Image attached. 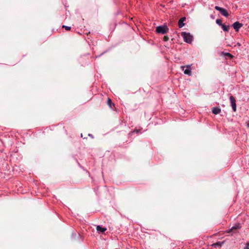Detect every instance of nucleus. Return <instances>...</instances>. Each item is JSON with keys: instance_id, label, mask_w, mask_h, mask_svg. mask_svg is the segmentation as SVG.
<instances>
[{"instance_id": "1", "label": "nucleus", "mask_w": 249, "mask_h": 249, "mask_svg": "<svg viewBox=\"0 0 249 249\" xmlns=\"http://www.w3.org/2000/svg\"><path fill=\"white\" fill-rule=\"evenodd\" d=\"M185 42L188 43H191L193 40V36L189 34L186 32H183L181 34Z\"/></svg>"}, {"instance_id": "2", "label": "nucleus", "mask_w": 249, "mask_h": 249, "mask_svg": "<svg viewBox=\"0 0 249 249\" xmlns=\"http://www.w3.org/2000/svg\"><path fill=\"white\" fill-rule=\"evenodd\" d=\"M168 29L166 26H159L156 28V32L159 34H164L167 32Z\"/></svg>"}, {"instance_id": "3", "label": "nucleus", "mask_w": 249, "mask_h": 249, "mask_svg": "<svg viewBox=\"0 0 249 249\" xmlns=\"http://www.w3.org/2000/svg\"><path fill=\"white\" fill-rule=\"evenodd\" d=\"M214 8L215 10L219 11L223 16L226 17H228L229 16V13L225 9L220 7L218 6H215Z\"/></svg>"}, {"instance_id": "4", "label": "nucleus", "mask_w": 249, "mask_h": 249, "mask_svg": "<svg viewBox=\"0 0 249 249\" xmlns=\"http://www.w3.org/2000/svg\"><path fill=\"white\" fill-rule=\"evenodd\" d=\"M181 69L182 70L184 71V73L188 75H191V68L190 65H187L186 66H181Z\"/></svg>"}, {"instance_id": "5", "label": "nucleus", "mask_w": 249, "mask_h": 249, "mask_svg": "<svg viewBox=\"0 0 249 249\" xmlns=\"http://www.w3.org/2000/svg\"><path fill=\"white\" fill-rule=\"evenodd\" d=\"M230 100L231 103L232 109L234 112H235L236 111V104L234 97L232 95H231L230 97Z\"/></svg>"}, {"instance_id": "6", "label": "nucleus", "mask_w": 249, "mask_h": 249, "mask_svg": "<svg viewBox=\"0 0 249 249\" xmlns=\"http://www.w3.org/2000/svg\"><path fill=\"white\" fill-rule=\"evenodd\" d=\"M241 228V224H235V225L233 226L231 228V229L229 230L228 232H231L232 233H234L237 232V230Z\"/></svg>"}, {"instance_id": "7", "label": "nucleus", "mask_w": 249, "mask_h": 249, "mask_svg": "<svg viewBox=\"0 0 249 249\" xmlns=\"http://www.w3.org/2000/svg\"><path fill=\"white\" fill-rule=\"evenodd\" d=\"M232 26L235 31L238 32L239 29L243 26V24L237 21L233 24Z\"/></svg>"}, {"instance_id": "8", "label": "nucleus", "mask_w": 249, "mask_h": 249, "mask_svg": "<svg viewBox=\"0 0 249 249\" xmlns=\"http://www.w3.org/2000/svg\"><path fill=\"white\" fill-rule=\"evenodd\" d=\"M185 18L183 17L181 18L178 22V26L179 28H182L184 25V23H183L184 21L185 20Z\"/></svg>"}, {"instance_id": "9", "label": "nucleus", "mask_w": 249, "mask_h": 249, "mask_svg": "<svg viewBox=\"0 0 249 249\" xmlns=\"http://www.w3.org/2000/svg\"><path fill=\"white\" fill-rule=\"evenodd\" d=\"M221 112V109L217 107H214L212 108V112L214 114H218Z\"/></svg>"}, {"instance_id": "10", "label": "nucleus", "mask_w": 249, "mask_h": 249, "mask_svg": "<svg viewBox=\"0 0 249 249\" xmlns=\"http://www.w3.org/2000/svg\"><path fill=\"white\" fill-rule=\"evenodd\" d=\"M107 104L111 109H113V107H114V104L112 102V101L110 98H107Z\"/></svg>"}, {"instance_id": "11", "label": "nucleus", "mask_w": 249, "mask_h": 249, "mask_svg": "<svg viewBox=\"0 0 249 249\" xmlns=\"http://www.w3.org/2000/svg\"><path fill=\"white\" fill-rule=\"evenodd\" d=\"M106 228H102L100 226H96V231H99V232L104 233L106 231Z\"/></svg>"}, {"instance_id": "12", "label": "nucleus", "mask_w": 249, "mask_h": 249, "mask_svg": "<svg viewBox=\"0 0 249 249\" xmlns=\"http://www.w3.org/2000/svg\"><path fill=\"white\" fill-rule=\"evenodd\" d=\"M223 242H216L215 243H214L212 245V246L214 247V248H216V247H221L222 245H223Z\"/></svg>"}, {"instance_id": "13", "label": "nucleus", "mask_w": 249, "mask_h": 249, "mask_svg": "<svg viewBox=\"0 0 249 249\" xmlns=\"http://www.w3.org/2000/svg\"><path fill=\"white\" fill-rule=\"evenodd\" d=\"M221 27L223 31L226 32H228L229 30L230 26L229 25H226L224 24H223L221 26Z\"/></svg>"}, {"instance_id": "14", "label": "nucleus", "mask_w": 249, "mask_h": 249, "mask_svg": "<svg viewBox=\"0 0 249 249\" xmlns=\"http://www.w3.org/2000/svg\"><path fill=\"white\" fill-rule=\"evenodd\" d=\"M225 56L229 57L230 58H232L233 57V56L229 53H224Z\"/></svg>"}, {"instance_id": "15", "label": "nucleus", "mask_w": 249, "mask_h": 249, "mask_svg": "<svg viewBox=\"0 0 249 249\" xmlns=\"http://www.w3.org/2000/svg\"><path fill=\"white\" fill-rule=\"evenodd\" d=\"M216 23L220 26H221L223 24L222 23V20L220 19H217L216 20Z\"/></svg>"}, {"instance_id": "16", "label": "nucleus", "mask_w": 249, "mask_h": 249, "mask_svg": "<svg viewBox=\"0 0 249 249\" xmlns=\"http://www.w3.org/2000/svg\"><path fill=\"white\" fill-rule=\"evenodd\" d=\"M62 28H65L66 30L67 31H70L71 29V27H70V26H66V25H63L62 26Z\"/></svg>"}, {"instance_id": "17", "label": "nucleus", "mask_w": 249, "mask_h": 249, "mask_svg": "<svg viewBox=\"0 0 249 249\" xmlns=\"http://www.w3.org/2000/svg\"><path fill=\"white\" fill-rule=\"evenodd\" d=\"M169 39V38L168 36H164V37H163V40L165 41H166L167 40H168Z\"/></svg>"}, {"instance_id": "18", "label": "nucleus", "mask_w": 249, "mask_h": 249, "mask_svg": "<svg viewBox=\"0 0 249 249\" xmlns=\"http://www.w3.org/2000/svg\"><path fill=\"white\" fill-rule=\"evenodd\" d=\"M244 249H249V243H247L246 246H245Z\"/></svg>"}, {"instance_id": "19", "label": "nucleus", "mask_w": 249, "mask_h": 249, "mask_svg": "<svg viewBox=\"0 0 249 249\" xmlns=\"http://www.w3.org/2000/svg\"><path fill=\"white\" fill-rule=\"evenodd\" d=\"M237 45L238 46H240L241 45V44H240L239 43H238L237 44Z\"/></svg>"}, {"instance_id": "20", "label": "nucleus", "mask_w": 249, "mask_h": 249, "mask_svg": "<svg viewBox=\"0 0 249 249\" xmlns=\"http://www.w3.org/2000/svg\"><path fill=\"white\" fill-rule=\"evenodd\" d=\"M247 126L249 127V123L247 124Z\"/></svg>"}]
</instances>
